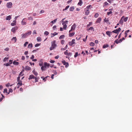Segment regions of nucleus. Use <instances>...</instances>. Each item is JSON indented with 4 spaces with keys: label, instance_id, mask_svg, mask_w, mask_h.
<instances>
[{
    "label": "nucleus",
    "instance_id": "nucleus-60",
    "mask_svg": "<svg viewBox=\"0 0 132 132\" xmlns=\"http://www.w3.org/2000/svg\"><path fill=\"white\" fill-rule=\"evenodd\" d=\"M33 19L32 17L30 16L28 18V20H32Z\"/></svg>",
    "mask_w": 132,
    "mask_h": 132
},
{
    "label": "nucleus",
    "instance_id": "nucleus-4",
    "mask_svg": "<svg viewBox=\"0 0 132 132\" xmlns=\"http://www.w3.org/2000/svg\"><path fill=\"white\" fill-rule=\"evenodd\" d=\"M27 20L26 18L23 19L21 21V24L23 25H26V24Z\"/></svg>",
    "mask_w": 132,
    "mask_h": 132
},
{
    "label": "nucleus",
    "instance_id": "nucleus-61",
    "mask_svg": "<svg viewBox=\"0 0 132 132\" xmlns=\"http://www.w3.org/2000/svg\"><path fill=\"white\" fill-rule=\"evenodd\" d=\"M29 63L31 65H34V63H31V62H29Z\"/></svg>",
    "mask_w": 132,
    "mask_h": 132
},
{
    "label": "nucleus",
    "instance_id": "nucleus-57",
    "mask_svg": "<svg viewBox=\"0 0 132 132\" xmlns=\"http://www.w3.org/2000/svg\"><path fill=\"white\" fill-rule=\"evenodd\" d=\"M107 1L108 2H109L110 3H111L113 1L112 0H107Z\"/></svg>",
    "mask_w": 132,
    "mask_h": 132
},
{
    "label": "nucleus",
    "instance_id": "nucleus-23",
    "mask_svg": "<svg viewBox=\"0 0 132 132\" xmlns=\"http://www.w3.org/2000/svg\"><path fill=\"white\" fill-rule=\"evenodd\" d=\"M80 55V54H78V52H77L75 53V54L74 55V57L75 58L78 55Z\"/></svg>",
    "mask_w": 132,
    "mask_h": 132
},
{
    "label": "nucleus",
    "instance_id": "nucleus-40",
    "mask_svg": "<svg viewBox=\"0 0 132 132\" xmlns=\"http://www.w3.org/2000/svg\"><path fill=\"white\" fill-rule=\"evenodd\" d=\"M69 7V5H68L65 8V9H63V11H64V10H67Z\"/></svg>",
    "mask_w": 132,
    "mask_h": 132
},
{
    "label": "nucleus",
    "instance_id": "nucleus-58",
    "mask_svg": "<svg viewBox=\"0 0 132 132\" xmlns=\"http://www.w3.org/2000/svg\"><path fill=\"white\" fill-rule=\"evenodd\" d=\"M20 76H19L17 78V80L18 81L20 80Z\"/></svg>",
    "mask_w": 132,
    "mask_h": 132
},
{
    "label": "nucleus",
    "instance_id": "nucleus-16",
    "mask_svg": "<svg viewBox=\"0 0 132 132\" xmlns=\"http://www.w3.org/2000/svg\"><path fill=\"white\" fill-rule=\"evenodd\" d=\"M46 68L45 67V65L44 64L43 66H42L41 67V69L42 71H44L45 70V69H46Z\"/></svg>",
    "mask_w": 132,
    "mask_h": 132
},
{
    "label": "nucleus",
    "instance_id": "nucleus-8",
    "mask_svg": "<svg viewBox=\"0 0 132 132\" xmlns=\"http://www.w3.org/2000/svg\"><path fill=\"white\" fill-rule=\"evenodd\" d=\"M18 27L16 26L13 28L11 29V31L14 33L18 29Z\"/></svg>",
    "mask_w": 132,
    "mask_h": 132
},
{
    "label": "nucleus",
    "instance_id": "nucleus-45",
    "mask_svg": "<svg viewBox=\"0 0 132 132\" xmlns=\"http://www.w3.org/2000/svg\"><path fill=\"white\" fill-rule=\"evenodd\" d=\"M49 34V33L47 31H45L44 32V34L46 35H48Z\"/></svg>",
    "mask_w": 132,
    "mask_h": 132
},
{
    "label": "nucleus",
    "instance_id": "nucleus-50",
    "mask_svg": "<svg viewBox=\"0 0 132 132\" xmlns=\"http://www.w3.org/2000/svg\"><path fill=\"white\" fill-rule=\"evenodd\" d=\"M23 72L22 71H21L20 73L19 76H22L23 75Z\"/></svg>",
    "mask_w": 132,
    "mask_h": 132
},
{
    "label": "nucleus",
    "instance_id": "nucleus-36",
    "mask_svg": "<svg viewBox=\"0 0 132 132\" xmlns=\"http://www.w3.org/2000/svg\"><path fill=\"white\" fill-rule=\"evenodd\" d=\"M7 89L6 88H5L4 89L3 92L4 93H8L7 92Z\"/></svg>",
    "mask_w": 132,
    "mask_h": 132
},
{
    "label": "nucleus",
    "instance_id": "nucleus-1",
    "mask_svg": "<svg viewBox=\"0 0 132 132\" xmlns=\"http://www.w3.org/2000/svg\"><path fill=\"white\" fill-rule=\"evenodd\" d=\"M56 41L55 40H53L51 42V46L50 48V50L51 51L54 49L56 46Z\"/></svg>",
    "mask_w": 132,
    "mask_h": 132
},
{
    "label": "nucleus",
    "instance_id": "nucleus-24",
    "mask_svg": "<svg viewBox=\"0 0 132 132\" xmlns=\"http://www.w3.org/2000/svg\"><path fill=\"white\" fill-rule=\"evenodd\" d=\"M57 34L56 32H54L53 34L52 33L51 34V37H53L54 36H55Z\"/></svg>",
    "mask_w": 132,
    "mask_h": 132
},
{
    "label": "nucleus",
    "instance_id": "nucleus-7",
    "mask_svg": "<svg viewBox=\"0 0 132 132\" xmlns=\"http://www.w3.org/2000/svg\"><path fill=\"white\" fill-rule=\"evenodd\" d=\"M76 28V25L75 23H74L71 27V30L69 31V32L70 33L72 31L75 30Z\"/></svg>",
    "mask_w": 132,
    "mask_h": 132
},
{
    "label": "nucleus",
    "instance_id": "nucleus-26",
    "mask_svg": "<svg viewBox=\"0 0 132 132\" xmlns=\"http://www.w3.org/2000/svg\"><path fill=\"white\" fill-rule=\"evenodd\" d=\"M69 34V37H72L75 34V33L74 32H73L72 33H70Z\"/></svg>",
    "mask_w": 132,
    "mask_h": 132
},
{
    "label": "nucleus",
    "instance_id": "nucleus-44",
    "mask_svg": "<svg viewBox=\"0 0 132 132\" xmlns=\"http://www.w3.org/2000/svg\"><path fill=\"white\" fill-rule=\"evenodd\" d=\"M89 30H93V31H94V29L93 28V27H90L89 29Z\"/></svg>",
    "mask_w": 132,
    "mask_h": 132
},
{
    "label": "nucleus",
    "instance_id": "nucleus-11",
    "mask_svg": "<svg viewBox=\"0 0 132 132\" xmlns=\"http://www.w3.org/2000/svg\"><path fill=\"white\" fill-rule=\"evenodd\" d=\"M85 14L86 15H88L89 13V11L88 9H85Z\"/></svg>",
    "mask_w": 132,
    "mask_h": 132
},
{
    "label": "nucleus",
    "instance_id": "nucleus-64",
    "mask_svg": "<svg viewBox=\"0 0 132 132\" xmlns=\"http://www.w3.org/2000/svg\"><path fill=\"white\" fill-rule=\"evenodd\" d=\"M21 59L22 60H24L25 59V57L24 56H22Z\"/></svg>",
    "mask_w": 132,
    "mask_h": 132
},
{
    "label": "nucleus",
    "instance_id": "nucleus-21",
    "mask_svg": "<svg viewBox=\"0 0 132 132\" xmlns=\"http://www.w3.org/2000/svg\"><path fill=\"white\" fill-rule=\"evenodd\" d=\"M18 81V82L17 83L18 85H19L20 86H21L22 85V81L21 80H20Z\"/></svg>",
    "mask_w": 132,
    "mask_h": 132
},
{
    "label": "nucleus",
    "instance_id": "nucleus-10",
    "mask_svg": "<svg viewBox=\"0 0 132 132\" xmlns=\"http://www.w3.org/2000/svg\"><path fill=\"white\" fill-rule=\"evenodd\" d=\"M124 18V16H123L119 21V23L121 24H122L123 23V19Z\"/></svg>",
    "mask_w": 132,
    "mask_h": 132
},
{
    "label": "nucleus",
    "instance_id": "nucleus-38",
    "mask_svg": "<svg viewBox=\"0 0 132 132\" xmlns=\"http://www.w3.org/2000/svg\"><path fill=\"white\" fill-rule=\"evenodd\" d=\"M82 2L81 0H79V2L78 3V5L81 6L82 5Z\"/></svg>",
    "mask_w": 132,
    "mask_h": 132
},
{
    "label": "nucleus",
    "instance_id": "nucleus-6",
    "mask_svg": "<svg viewBox=\"0 0 132 132\" xmlns=\"http://www.w3.org/2000/svg\"><path fill=\"white\" fill-rule=\"evenodd\" d=\"M121 29L120 28H119L118 29H116L113 31L112 32H113L116 34H118L119 32L120 31Z\"/></svg>",
    "mask_w": 132,
    "mask_h": 132
},
{
    "label": "nucleus",
    "instance_id": "nucleus-13",
    "mask_svg": "<svg viewBox=\"0 0 132 132\" xmlns=\"http://www.w3.org/2000/svg\"><path fill=\"white\" fill-rule=\"evenodd\" d=\"M122 41V39H120L119 40H116L114 41V42L116 43L117 44H118L119 43H120Z\"/></svg>",
    "mask_w": 132,
    "mask_h": 132
},
{
    "label": "nucleus",
    "instance_id": "nucleus-14",
    "mask_svg": "<svg viewBox=\"0 0 132 132\" xmlns=\"http://www.w3.org/2000/svg\"><path fill=\"white\" fill-rule=\"evenodd\" d=\"M35 77L32 75H30L28 78L29 80H30L32 79H34Z\"/></svg>",
    "mask_w": 132,
    "mask_h": 132
},
{
    "label": "nucleus",
    "instance_id": "nucleus-35",
    "mask_svg": "<svg viewBox=\"0 0 132 132\" xmlns=\"http://www.w3.org/2000/svg\"><path fill=\"white\" fill-rule=\"evenodd\" d=\"M13 90L11 88H10L9 90V92L7 94H9L10 92L12 93L13 92Z\"/></svg>",
    "mask_w": 132,
    "mask_h": 132
},
{
    "label": "nucleus",
    "instance_id": "nucleus-49",
    "mask_svg": "<svg viewBox=\"0 0 132 132\" xmlns=\"http://www.w3.org/2000/svg\"><path fill=\"white\" fill-rule=\"evenodd\" d=\"M112 13V11H110L109 12H108L107 13V14L109 15H110V14H111Z\"/></svg>",
    "mask_w": 132,
    "mask_h": 132
},
{
    "label": "nucleus",
    "instance_id": "nucleus-51",
    "mask_svg": "<svg viewBox=\"0 0 132 132\" xmlns=\"http://www.w3.org/2000/svg\"><path fill=\"white\" fill-rule=\"evenodd\" d=\"M90 45L91 46H94V43L93 42H91Z\"/></svg>",
    "mask_w": 132,
    "mask_h": 132
},
{
    "label": "nucleus",
    "instance_id": "nucleus-42",
    "mask_svg": "<svg viewBox=\"0 0 132 132\" xmlns=\"http://www.w3.org/2000/svg\"><path fill=\"white\" fill-rule=\"evenodd\" d=\"M35 80H34V82H36L38 81V79L37 78L35 77Z\"/></svg>",
    "mask_w": 132,
    "mask_h": 132
},
{
    "label": "nucleus",
    "instance_id": "nucleus-54",
    "mask_svg": "<svg viewBox=\"0 0 132 132\" xmlns=\"http://www.w3.org/2000/svg\"><path fill=\"white\" fill-rule=\"evenodd\" d=\"M64 54L65 55H68V50H67L64 52Z\"/></svg>",
    "mask_w": 132,
    "mask_h": 132
},
{
    "label": "nucleus",
    "instance_id": "nucleus-17",
    "mask_svg": "<svg viewBox=\"0 0 132 132\" xmlns=\"http://www.w3.org/2000/svg\"><path fill=\"white\" fill-rule=\"evenodd\" d=\"M11 19V15H10L6 17V20H10Z\"/></svg>",
    "mask_w": 132,
    "mask_h": 132
},
{
    "label": "nucleus",
    "instance_id": "nucleus-52",
    "mask_svg": "<svg viewBox=\"0 0 132 132\" xmlns=\"http://www.w3.org/2000/svg\"><path fill=\"white\" fill-rule=\"evenodd\" d=\"M8 57H5L3 61L4 62H5L7 60H8Z\"/></svg>",
    "mask_w": 132,
    "mask_h": 132
},
{
    "label": "nucleus",
    "instance_id": "nucleus-33",
    "mask_svg": "<svg viewBox=\"0 0 132 132\" xmlns=\"http://www.w3.org/2000/svg\"><path fill=\"white\" fill-rule=\"evenodd\" d=\"M109 46V45L108 44H105L103 46V48H106L108 47Z\"/></svg>",
    "mask_w": 132,
    "mask_h": 132
},
{
    "label": "nucleus",
    "instance_id": "nucleus-47",
    "mask_svg": "<svg viewBox=\"0 0 132 132\" xmlns=\"http://www.w3.org/2000/svg\"><path fill=\"white\" fill-rule=\"evenodd\" d=\"M31 31H29L28 32H27V35H31Z\"/></svg>",
    "mask_w": 132,
    "mask_h": 132
},
{
    "label": "nucleus",
    "instance_id": "nucleus-59",
    "mask_svg": "<svg viewBox=\"0 0 132 132\" xmlns=\"http://www.w3.org/2000/svg\"><path fill=\"white\" fill-rule=\"evenodd\" d=\"M44 10H41L40 12V13H39L41 14V13H44Z\"/></svg>",
    "mask_w": 132,
    "mask_h": 132
},
{
    "label": "nucleus",
    "instance_id": "nucleus-30",
    "mask_svg": "<svg viewBox=\"0 0 132 132\" xmlns=\"http://www.w3.org/2000/svg\"><path fill=\"white\" fill-rule=\"evenodd\" d=\"M108 5L109 4L106 2L104 3V4L103 5V7H104L105 6Z\"/></svg>",
    "mask_w": 132,
    "mask_h": 132
},
{
    "label": "nucleus",
    "instance_id": "nucleus-55",
    "mask_svg": "<svg viewBox=\"0 0 132 132\" xmlns=\"http://www.w3.org/2000/svg\"><path fill=\"white\" fill-rule=\"evenodd\" d=\"M40 44H39L38 43H37L35 45V47H37L39 46L40 45Z\"/></svg>",
    "mask_w": 132,
    "mask_h": 132
},
{
    "label": "nucleus",
    "instance_id": "nucleus-3",
    "mask_svg": "<svg viewBox=\"0 0 132 132\" xmlns=\"http://www.w3.org/2000/svg\"><path fill=\"white\" fill-rule=\"evenodd\" d=\"M61 62L64 65H65L66 68H67L69 66V63L68 62H66L65 60H63L61 61Z\"/></svg>",
    "mask_w": 132,
    "mask_h": 132
},
{
    "label": "nucleus",
    "instance_id": "nucleus-32",
    "mask_svg": "<svg viewBox=\"0 0 132 132\" xmlns=\"http://www.w3.org/2000/svg\"><path fill=\"white\" fill-rule=\"evenodd\" d=\"M13 63L15 65H18L19 64V63L18 62H16L15 61H14L13 62Z\"/></svg>",
    "mask_w": 132,
    "mask_h": 132
},
{
    "label": "nucleus",
    "instance_id": "nucleus-53",
    "mask_svg": "<svg viewBox=\"0 0 132 132\" xmlns=\"http://www.w3.org/2000/svg\"><path fill=\"white\" fill-rule=\"evenodd\" d=\"M92 24V22H89V24H87V27H88L90 25H91Z\"/></svg>",
    "mask_w": 132,
    "mask_h": 132
},
{
    "label": "nucleus",
    "instance_id": "nucleus-43",
    "mask_svg": "<svg viewBox=\"0 0 132 132\" xmlns=\"http://www.w3.org/2000/svg\"><path fill=\"white\" fill-rule=\"evenodd\" d=\"M98 14L97 13H96L94 15V17L96 18H97L98 16Z\"/></svg>",
    "mask_w": 132,
    "mask_h": 132
},
{
    "label": "nucleus",
    "instance_id": "nucleus-12",
    "mask_svg": "<svg viewBox=\"0 0 132 132\" xmlns=\"http://www.w3.org/2000/svg\"><path fill=\"white\" fill-rule=\"evenodd\" d=\"M16 20H15L13 21V22L11 23V25L12 26H14L16 25Z\"/></svg>",
    "mask_w": 132,
    "mask_h": 132
},
{
    "label": "nucleus",
    "instance_id": "nucleus-9",
    "mask_svg": "<svg viewBox=\"0 0 132 132\" xmlns=\"http://www.w3.org/2000/svg\"><path fill=\"white\" fill-rule=\"evenodd\" d=\"M12 6V3L11 2L7 3L6 4V6L8 8H11Z\"/></svg>",
    "mask_w": 132,
    "mask_h": 132
},
{
    "label": "nucleus",
    "instance_id": "nucleus-37",
    "mask_svg": "<svg viewBox=\"0 0 132 132\" xmlns=\"http://www.w3.org/2000/svg\"><path fill=\"white\" fill-rule=\"evenodd\" d=\"M64 35H62L61 36L59 37L60 39H63L64 37Z\"/></svg>",
    "mask_w": 132,
    "mask_h": 132
},
{
    "label": "nucleus",
    "instance_id": "nucleus-15",
    "mask_svg": "<svg viewBox=\"0 0 132 132\" xmlns=\"http://www.w3.org/2000/svg\"><path fill=\"white\" fill-rule=\"evenodd\" d=\"M44 64L46 68H48L50 66V64L46 62H45Z\"/></svg>",
    "mask_w": 132,
    "mask_h": 132
},
{
    "label": "nucleus",
    "instance_id": "nucleus-41",
    "mask_svg": "<svg viewBox=\"0 0 132 132\" xmlns=\"http://www.w3.org/2000/svg\"><path fill=\"white\" fill-rule=\"evenodd\" d=\"M128 18V17H126L125 18H124L123 19L124 22H126Z\"/></svg>",
    "mask_w": 132,
    "mask_h": 132
},
{
    "label": "nucleus",
    "instance_id": "nucleus-46",
    "mask_svg": "<svg viewBox=\"0 0 132 132\" xmlns=\"http://www.w3.org/2000/svg\"><path fill=\"white\" fill-rule=\"evenodd\" d=\"M12 85H10V83H8L6 85V87H9V86H12Z\"/></svg>",
    "mask_w": 132,
    "mask_h": 132
},
{
    "label": "nucleus",
    "instance_id": "nucleus-5",
    "mask_svg": "<svg viewBox=\"0 0 132 132\" xmlns=\"http://www.w3.org/2000/svg\"><path fill=\"white\" fill-rule=\"evenodd\" d=\"M75 39H72L71 41L68 43L69 45L70 46H72L73 45L75 44Z\"/></svg>",
    "mask_w": 132,
    "mask_h": 132
},
{
    "label": "nucleus",
    "instance_id": "nucleus-48",
    "mask_svg": "<svg viewBox=\"0 0 132 132\" xmlns=\"http://www.w3.org/2000/svg\"><path fill=\"white\" fill-rule=\"evenodd\" d=\"M28 42H26L24 45V46L25 47L28 44Z\"/></svg>",
    "mask_w": 132,
    "mask_h": 132
},
{
    "label": "nucleus",
    "instance_id": "nucleus-56",
    "mask_svg": "<svg viewBox=\"0 0 132 132\" xmlns=\"http://www.w3.org/2000/svg\"><path fill=\"white\" fill-rule=\"evenodd\" d=\"M64 42V40H62L61 42V43L62 44H63Z\"/></svg>",
    "mask_w": 132,
    "mask_h": 132
},
{
    "label": "nucleus",
    "instance_id": "nucleus-31",
    "mask_svg": "<svg viewBox=\"0 0 132 132\" xmlns=\"http://www.w3.org/2000/svg\"><path fill=\"white\" fill-rule=\"evenodd\" d=\"M74 9V8L73 6H72L70 7L69 10L70 11H73Z\"/></svg>",
    "mask_w": 132,
    "mask_h": 132
},
{
    "label": "nucleus",
    "instance_id": "nucleus-29",
    "mask_svg": "<svg viewBox=\"0 0 132 132\" xmlns=\"http://www.w3.org/2000/svg\"><path fill=\"white\" fill-rule=\"evenodd\" d=\"M37 40L38 42H40L42 40V39L40 37H39L37 38Z\"/></svg>",
    "mask_w": 132,
    "mask_h": 132
},
{
    "label": "nucleus",
    "instance_id": "nucleus-62",
    "mask_svg": "<svg viewBox=\"0 0 132 132\" xmlns=\"http://www.w3.org/2000/svg\"><path fill=\"white\" fill-rule=\"evenodd\" d=\"M55 62V61H54L52 60H51L50 61V62L51 63H54Z\"/></svg>",
    "mask_w": 132,
    "mask_h": 132
},
{
    "label": "nucleus",
    "instance_id": "nucleus-34",
    "mask_svg": "<svg viewBox=\"0 0 132 132\" xmlns=\"http://www.w3.org/2000/svg\"><path fill=\"white\" fill-rule=\"evenodd\" d=\"M26 34H22L21 35L22 37V38H26Z\"/></svg>",
    "mask_w": 132,
    "mask_h": 132
},
{
    "label": "nucleus",
    "instance_id": "nucleus-18",
    "mask_svg": "<svg viewBox=\"0 0 132 132\" xmlns=\"http://www.w3.org/2000/svg\"><path fill=\"white\" fill-rule=\"evenodd\" d=\"M102 20L101 18H99L96 20V22L97 23H100L101 22Z\"/></svg>",
    "mask_w": 132,
    "mask_h": 132
},
{
    "label": "nucleus",
    "instance_id": "nucleus-27",
    "mask_svg": "<svg viewBox=\"0 0 132 132\" xmlns=\"http://www.w3.org/2000/svg\"><path fill=\"white\" fill-rule=\"evenodd\" d=\"M32 43L29 44L28 46V48H32Z\"/></svg>",
    "mask_w": 132,
    "mask_h": 132
},
{
    "label": "nucleus",
    "instance_id": "nucleus-20",
    "mask_svg": "<svg viewBox=\"0 0 132 132\" xmlns=\"http://www.w3.org/2000/svg\"><path fill=\"white\" fill-rule=\"evenodd\" d=\"M25 69L26 70H30L31 69V68L28 66H27L25 67Z\"/></svg>",
    "mask_w": 132,
    "mask_h": 132
},
{
    "label": "nucleus",
    "instance_id": "nucleus-22",
    "mask_svg": "<svg viewBox=\"0 0 132 132\" xmlns=\"http://www.w3.org/2000/svg\"><path fill=\"white\" fill-rule=\"evenodd\" d=\"M17 38L16 37H13L12 39V40L14 41V43H15L17 40Z\"/></svg>",
    "mask_w": 132,
    "mask_h": 132
},
{
    "label": "nucleus",
    "instance_id": "nucleus-25",
    "mask_svg": "<svg viewBox=\"0 0 132 132\" xmlns=\"http://www.w3.org/2000/svg\"><path fill=\"white\" fill-rule=\"evenodd\" d=\"M32 72L36 76H37L38 75V73L35 71V69L33 70Z\"/></svg>",
    "mask_w": 132,
    "mask_h": 132
},
{
    "label": "nucleus",
    "instance_id": "nucleus-63",
    "mask_svg": "<svg viewBox=\"0 0 132 132\" xmlns=\"http://www.w3.org/2000/svg\"><path fill=\"white\" fill-rule=\"evenodd\" d=\"M34 57V56L33 55H32L31 57L30 58L31 59H33Z\"/></svg>",
    "mask_w": 132,
    "mask_h": 132
},
{
    "label": "nucleus",
    "instance_id": "nucleus-39",
    "mask_svg": "<svg viewBox=\"0 0 132 132\" xmlns=\"http://www.w3.org/2000/svg\"><path fill=\"white\" fill-rule=\"evenodd\" d=\"M57 20V19H54V20H53L51 22V23H55V22H56Z\"/></svg>",
    "mask_w": 132,
    "mask_h": 132
},
{
    "label": "nucleus",
    "instance_id": "nucleus-19",
    "mask_svg": "<svg viewBox=\"0 0 132 132\" xmlns=\"http://www.w3.org/2000/svg\"><path fill=\"white\" fill-rule=\"evenodd\" d=\"M112 32H111L109 31H107L106 32V34L109 37H111V34Z\"/></svg>",
    "mask_w": 132,
    "mask_h": 132
},
{
    "label": "nucleus",
    "instance_id": "nucleus-28",
    "mask_svg": "<svg viewBox=\"0 0 132 132\" xmlns=\"http://www.w3.org/2000/svg\"><path fill=\"white\" fill-rule=\"evenodd\" d=\"M92 8V6L91 5H89L87 6L86 7V9H88L89 10V8L91 9Z\"/></svg>",
    "mask_w": 132,
    "mask_h": 132
},
{
    "label": "nucleus",
    "instance_id": "nucleus-2",
    "mask_svg": "<svg viewBox=\"0 0 132 132\" xmlns=\"http://www.w3.org/2000/svg\"><path fill=\"white\" fill-rule=\"evenodd\" d=\"M68 21H62V24L63 26V28L65 30H66V28L67 27V25L66 24L68 23Z\"/></svg>",
    "mask_w": 132,
    "mask_h": 132
}]
</instances>
